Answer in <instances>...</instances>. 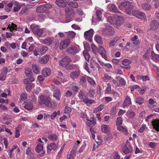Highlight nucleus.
<instances>
[{
  "instance_id": "1",
  "label": "nucleus",
  "mask_w": 159,
  "mask_h": 159,
  "mask_svg": "<svg viewBox=\"0 0 159 159\" xmlns=\"http://www.w3.org/2000/svg\"><path fill=\"white\" fill-rule=\"evenodd\" d=\"M39 103L40 105H44L48 107H51L52 104L51 98L48 96L41 95L39 97Z\"/></svg>"
},
{
  "instance_id": "2",
  "label": "nucleus",
  "mask_w": 159,
  "mask_h": 159,
  "mask_svg": "<svg viewBox=\"0 0 159 159\" xmlns=\"http://www.w3.org/2000/svg\"><path fill=\"white\" fill-rule=\"evenodd\" d=\"M30 28L34 34L36 35L39 38L41 37L43 32V29L39 28L38 25L34 24H31L30 26Z\"/></svg>"
},
{
  "instance_id": "3",
  "label": "nucleus",
  "mask_w": 159,
  "mask_h": 159,
  "mask_svg": "<svg viewBox=\"0 0 159 159\" xmlns=\"http://www.w3.org/2000/svg\"><path fill=\"white\" fill-rule=\"evenodd\" d=\"M122 151L125 154L130 153L132 152V148L130 143L128 140L125 143L122 148Z\"/></svg>"
},
{
  "instance_id": "4",
  "label": "nucleus",
  "mask_w": 159,
  "mask_h": 159,
  "mask_svg": "<svg viewBox=\"0 0 159 159\" xmlns=\"http://www.w3.org/2000/svg\"><path fill=\"white\" fill-rule=\"evenodd\" d=\"M131 14L139 19H145L146 18L144 13L137 10H134L132 11Z\"/></svg>"
},
{
  "instance_id": "5",
  "label": "nucleus",
  "mask_w": 159,
  "mask_h": 159,
  "mask_svg": "<svg viewBox=\"0 0 159 159\" xmlns=\"http://www.w3.org/2000/svg\"><path fill=\"white\" fill-rule=\"evenodd\" d=\"M102 33L105 35H113L114 31L113 28L109 25L107 26L105 28L102 30Z\"/></svg>"
},
{
  "instance_id": "6",
  "label": "nucleus",
  "mask_w": 159,
  "mask_h": 159,
  "mask_svg": "<svg viewBox=\"0 0 159 159\" xmlns=\"http://www.w3.org/2000/svg\"><path fill=\"white\" fill-rule=\"evenodd\" d=\"M96 15L97 18H93L92 20V23L94 25H95L97 23L101 20L102 16V13L101 11L100 10H97L96 11Z\"/></svg>"
},
{
  "instance_id": "7",
  "label": "nucleus",
  "mask_w": 159,
  "mask_h": 159,
  "mask_svg": "<svg viewBox=\"0 0 159 159\" xmlns=\"http://www.w3.org/2000/svg\"><path fill=\"white\" fill-rule=\"evenodd\" d=\"M51 5L49 4L43 5L39 6L36 8V11L38 13L43 12L48 8H50Z\"/></svg>"
},
{
  "instance_id": "8",
  "label": "nucleus",
  "mask_w": 159,
  "mask_h": 159,
  "mask_svg": "<svg viewBox=\"0 0 159 159\" xmlns=\"http://www.w3.org/2000/svg\"><path fill=\"white\" fill-rule=\"evenodd\" d=\"M70 43L69 39H66L61 41L60 43L59 48L61 50L66 48L69 45Z\"/></svg>"
},
{
  "instance_id": "9",
  "label": "nucleus",
  "mask_w": 159,
  "mask_h": 159,
  "mask_svg": "<svg viewBox=\"0 0 159 159\" xmlns=\"http://www.w3.org/2000/svg\"><path fill=\"white\" fill-rule=\"evenodd\" d=\"M71 60V59L67 56H65L61 60L59 61V63L60 65L63 67H65L66 66L67 64L70 62Z\"/></svg>"
},
{
  "instance_id": "10",
  "label": "nucleus",
  "mask_w": 159,
  "mask_h": 159,
  "mask_svg": "<svg viewBox=\"0 0 159 159\" xmlns=\"http://www.w3.org/2000/svg\"><path fill=\"white\" fill-rule=\"evenodd\" d=\"M93 30L92 29L85 32L84 36L85 39L86 40H89L90 41H92V37L93 36Z\"/></svg>"
},
{
  "instance_id": "11",
  "label": "nucleus",
  "mask_w": 159,
  "mask_h": 159,
  "mask_svg": "<svg viewBox=\"0 0 159 159\" xmlns=\"http://www.w3.org/2000/svg\"><path fill=\"white\" fill-rule=\"evenodd\" d=\"M131 63V61L128 59H125L122 61V64L124 66H121V67L126 70H129L131 66L129 65Z\"/></svg>"
},
{
  "instance_id": "12",
  "label": "nucleus",
  "mask_w": 159,
  "mask_h": 159,
  "mask_svg": "<svg viewBox=\"0 0 159 159\" xmlns=\"http://www.w3.org/2000/svg\"><path fill=\"white\" fill-rule=\"evenodd\" d=\"M115 21L114 23L118 28L123 24L125 21V19L123 16H119L117 18H115Z\"/></svg>"
},
{
  "instance_id": "13",
  "label": "nucleus",
  "mask_w": 159,
  "mask_h": 159,
  "mask_svg": "<svg viewBox=\"0 0 159 159\" xmlns=\"http://www.w3.org/2000/svg\"><path fill=\"white\" fill-rule=\"evenodd\" d=\"M7 73V68L6 67L3 68L2 69V72L0 74V80L4 81L6 80Z\"/></svg>"
},
{
  "instance_id": "14",
  "label": "nucleus",
  "mask_w": 159,
  "mask_h": 159,
  "mask_svg": "<svg viewBox=\"0 0 159 159\" xmlns=\"http://www.w3.org/2000/svg\"><path fill=\"white\" fill-rule=\"evenodd\" d=\"M159 23L156 20H152L150 22V26L151 30H156L159 28Z\"/></svg>"
},
{
  "instance_id": "15",
  "label": "nucleus",
  "mask_w": 159,
  "mask_h": 159,
  "mask_svg": "<svg viewBox=\"0 0 159 159\" xmlns=\"http://www.w3.org/2000/svg\"><path fill=\"white\" fill-rule=\"evenodd\" d=\"M57 148V145L54 143H51L47 146V152H49L52 151H55Z\"/></svg>"
},
{
  "instance_id": "16",
  "label": "nucleus",
  "mask_w": 159,
  "mask_h": 159,
  "mask_svg": "<svg viewBox=\"0 0 159 159\" xmlns=\"http://www.w3.org/2000/svg\"><path fill=\"white\" fill-rule=\"evenodd\" d=\"M51 74L50 69L48 67L44 68L42 71V74L45 77L50 75Z\"/></svg>"
},
{
  "instance_id": "17",
  "label": "nucleus",
  "mask_w": 159,
  "mask_h": 159,
  "mask_svg": "<svg viewBox=\"0 0 159 159\" xmlns=\"http://www.w3.org/2000/svg\"><path fill=\"white\" fill-rule=\"evenodd\" d=\"M98 52H99L102 57L104 59H107L106 51L103 47L101 46H99L98 47Z\"/></svg>"
},
{
  "instance_id": "18",
  "label": "nucleus",
  "mask_w": 159,
  "mask_h": 159,
  "mask_svg": "<svg viewBox=\"0 0 159 159\" xmlns=\"http://www.w3.org/2000/svg\"><path fill=\"white\" fill-rule=\"evenodd\" d=\"M49 59V56L46 54L43 57L39 58V61L41 64H45L47 63Z\"/></svg>"
},
{
  "instance_id": "19",
  "label": "nucleus",
  "mask_w": 159,
  "mask_h": 159,
  "mask_svg": "<svg viewBox=\"0 0 159 159\" xmlns=\"http://www.w3.org/2000/svg\"><path fill=\"white\" fill-rule=\"evenodd\" d=\"M61 96V94L60 89H57L54 90L53 93V96L57 100L59 101Z\"/></svg>"
},
{
  "instance_id": "20",
  "label": "nucleus",
  "mask_w": 159,
  "mask_h": 159,
  "mask_svg": "<svg viewBox=\"0 0 159 159\" xmlns=\"http://www.w3.org/2000/svg\"><path fill=\"white\" fill-rule=\"evenodd\" d=\"M131 104V99L129 96H126V98L125 100L123 103V107L124 108H125L126 107H128L129 106V105Z\"/></svg>"
},
{
  "instance_id": "21",
  "label": "nucleus",
  "mask_w": 159,
  "mask_h": 159,
  "mask_svg": "<svg viewBox=\"0 0 159 159\" xmlns=\"http://www.w3.org/2000/svg\"><path fill=\"white\" fill-rule=\"evenodd\" d=\"M121 36H117L114 38L109 43L110 47L114 46L116 43L121 39Z\"/></svg>"
},
{
  "instance_id": "22",
  "label": "nucleus",
  "mask_w": 159,
  "mask_h": 159,
  "mask_svg": "<svg viewBox=\"0 0 159 159\" xmlns=\"http://www.w3.org/2000/svg\"><path fill=\"white\" fill-rule=\"evenodd\" d=\"M87 120L88 121L86 122V124L89 127L93 126L96 123V120L94 118H91L90 120L87 119Z\"/></svg>"
},
{
  "instance_id": "23",
  "label": "nucleus",
  "mask_w": 159,
  "mask_h": 159,
  "mask_svg": "<svg viewBox=\"0 0 159 159\" xmlns=\"http://www.w3.org/2000/svg\"><path fill=\"white\" fill-rule=\"evenodd\" d=\"M67 52L70 54H75L78 52L77 48L75 47H71L69 48L66 50Z\"/></svg>"
},
{
  "instance_id": "24",
  "label": "nucleus",
  "mask_w": 159,
  "mask_h": 159,
  "mask_svg": "<svg viewBox=\"0 0 159 159\" xmlns=\"http://www.w3.org/2000/svg\"><path fill=\"white\" fill-rule=\"evenodd\" d=\"M152 125L153 129L157 131H159V120H154L152 121Z\"/></svg>"
},
{
  "instance_id": "25",
  "label": "nucleus",
  "mask_w": 159,
  "mask_h": 159,
  "mask_svg": "<svg viewBox=\"0 0 159 159\" xmlns=\"http://www.w3.org/2000/svg\"><path fill=\"white\" fill-rule=\"evenodd\" d=\"M65 12L66 15L68 16L74 15L75 14L74 10L72 8L66 7L65 9Z\"/></svg>"
},
{
  "instance_id": "26",
  "label": "nucleus",
  "mask_w": 159,
  "mask_h": 159,
  "mask_svg": "<svg viewBox=\"0 0 159 159\" xmlns=\"http://www.w3.org/2000/svg\"><path fill=\"white\" fill-rule=\"evenodd\" d=\"M80 75L79 71H75L72 72L70 74V77L72 79H76L79 77Z\"/></svg>"
},
{
  "instance_id": "27",
  "label": "nucleus",
  "mask_w": 159,
  "mask_h": 159,
  "mask_svg": "<svg viewBox=\"0 0 159 159\" xmlns=\"http://www.w3.org/2000/svg\"><path fill=\"white\" fill-rule=\"evenodd\" d=\"M141 7L144 10L148 11L151 9V6L149 4L146 3L141 4Z\"/></svg>"
},
{
  "instance_id": "28",
  "label": "nucleus",
  "mask_w": 159,
  "mask_h": 159,
  "mask_svg": "<svg viewBox=\"0 0 159 159\" xmlns=\"http://www.w3.org/2000/svg\"><path fill=\"white\" fill-rule=\"evenodd\" d=\"M101 129L103 132L107 133L110 130V126L108 125H103L101 126Z\"/></svg>"
},
{
  "instance_id": "29",
  "label": "nucleus",
  "mask_w": 159,
  "mask_h": 159,
  "mask_svg": "<svg viewBox=\"0 0 159 159\" xmlns=\"http://www.w3.org/2000/svg\"><path fill=\"white\" fill-rule=\"evenodd\" d=\"M116 80H117L118 82V84H119L120 86H122L126 84V81L123 78L118 76L116 78Z\"/></svg>"
},
{
  "instance_id": "30",
  "label": "nucleus",
  "mask_w": 159,
  "mask_h": 159,
  "mask_svg": "<svg viewBox=\"0 0 159 159\" xmlns=\"http://www.w3.org/2000/svg\"><path fill=\"white\" fill-rule=\"evenodd\" d=\"M129 5V2H122L119 4V7L120 9L123 10L125 7H128Z\"/></svg>"
},
{
  "instance_id": "31",
  "label": "nucleus",
  "mask_w": 159,
  "mask_h": 159,
  "mask_svg": "<svg viewBox=\"0 0 159 159\" xmlns=\"http://www.w3.org/2000/svg\"><path fill=\"white\" fill-rule=\"evenodd\" d=\"M52 41V39L51 38H47L43 40L42 42L44 44H46L48 46L50 45Z\"/></svg>"
},
{
  "instance_id": "32",
  "label": "nucleus",
  "mask_w": 159,
  "mask_h": 159,
  "mask_svg": "<svg viewBox=\"0 0 159 159\" xmlns=\"http://www.w3.org/2000/svg\"><path fill=\"white\" fill-rule=\"evenodd\" d=\"M109 10L110 11L113 12H117L118 13H120V11L118 10L116 7L113 4H111L110 5Z\"/></svg>"
},
{
  "instance_id": "33",
  "label": "nucleus",
  "mask_w": 159,
  "mask_h": 159,
  "mask_svg": "<svg viewBox=\"0 0 159 159\" xmlns=\"http://www.w3.org/2000/svg\"><path fill=\"white\" fill-rule=\"evenodd\" d=\"M79 83L84 87L85 88L87 86V84L86 77L84 76H82L80 77Z\"/></svg>"
},
{
  "instance_id": "34",
  "label": "nucleus",
  "mask_w": 159,
  "mask_h": 159,
  "mask_svg": "<svg viewBox=\"0 0 159 159\" xmlns=\"http://www.w3.org/2000/svg\"><path fill=\"white\" fill-rule=\"evenodd\" d=\"M137 39L138 36L136 35L131 38L132 44H133V45H136L139 43V41L138 40H137Z\"/></svg>"
},
{
  "instance_id": "35",
  "label": "nucleus",
  "mask_w": 159,
  "mask_h": 159,
  "mask_svg": "<svg viewBox=\"0 0 159 159\" xmlns=\"http://www.w3.org/2000/svg\"><path fill=\"white\" fill-rule=\"evenodd\" d=\"M32 68L34 73L39 74L40 73V69L36 64H34L32 65Z\"/></svg>"
},
{
  "instance_id": "36",
  "label": "nucleus",
  "mask_w": 159,
  "mask_h": 159,
  "mask_svg": "<svg viewBox=\"0 0 159 159\" xmlns=\"http://www.w3.org/2000/svg\"><path fill=\"white\" fill-rule=\"evenodd\" d=\"M66 2L68 5L73 8H76L78 7V4L76 2L67 1Z\"/></svg>"
},
{
  "instance_id": "37",
  "label": "nucleus",
  "mask_w": 159,
  "mask_h": 159,
  "mask_svg": "<svg viewBox=\"0 0 159 159\" xmlns=\"http://www.w3.org/2000/svg\"><path fill=\"white\" fill-rule=\"evenodd\" d=\"M56 3L60 7H64L66 6V3L64 0H56Z\"/></svg>"
},
{
  "instance_id": "38",
  "label": "nucleus",
  "mask_w": 159,
  "mask_h": 159,
  "mask_svg": "<svg viewBox=\"0 0 159 159\" xmlns=\"http://www.w3.org/2000/svg\"><path fill=\"white\" fill-rule=\"evenodd\" d=\"M83 101L85 103L87 106L94 103L95 101L93 100H89L88 98H85Z\"/></svg>"
},
{
  "instance_id": "39",
  "label": "nucleus",
  "mask_w": 159,
  "mask_h": 159,
  "mask_svg": "<svg viewBox=\"0 0 159 159\" xmlns=\"http://www.w3.org/2000/svg\"><path fill=\"white\" fill-rule=\"evenodd\" d=\"M151 56L152 59L155 61H159V55L156 54L152 51H151Z\"/></svg>"
},
{
  "instance_id": "40",
  "label": "nucleus",
  "mask_w": 159,
  "mask_h": 159,
  "mask_svg": "<svg viewBox=\"0 0 159 159\" xmlns=\"http://www.w3.org/2000/svg\"><path fill=\"white\" fill-rule=\"evenodd\" d=\"M43 148V146L40 143H38L35 148V151L37 153H39L42 151Z\"/></svg>"
},
{
  "instance_id": "41",
  "label": "nucleus",
  "mask_w": 159,
  "mask_h": 159,
  "mask_svg": "<svg viewBox=\"0 0 159 159\" xmlns=\"http://www.w3.org/2000/svg\"><path fill=\"white\" fill-rule=\"evenodd\" d=\"M95 41L98 43L102 44L103 41L101 37L98 35H95L94 38Z\"/></svg>"
},
{
  "instance_id": "42",
  "label": "nucleus",
  "mask_w": 159,
  "mask_h": 159,
  "mask_svg": "<svg viewBox=\"0 0 159 159\" xmlns=\"http://www.w3.org/2000/svg\"><path fill=\"white\" fill-rule=\"evenodd\" d=\"M127 116L130 118H134L135 116V113L131 111H128L126 112Z\"/></svg>"
},
{
  "instance_id": "43",
  "label": "nucleus",
  "mask_w": 159,
  "mask_h": 159,
  "mask_svg": "<svg viewBox=\"0 0 159 159\" xmlns=\"http://www.w3.org/2000/svg\"><path fill=\"white\" fill-rule=\"evenodd\" d=\"M74 151H71L70 154L67 155V159H74L75 157Z\"/></svg>"
},
{
  "instance_id": "44",
  "label": "nucleus",
  "mask_w": 159,
  "mask_h": 159,
  "mask_svg": "<svg viewBox=\"0 0 159 159\" xmlns=\"http://www.w3.org/2000/svg\"><path fill=\"white\" fill-rule=\"evenodd\" d=\"M136 102L139 105L142 104L144 101V99L141 97H136Z\"/></svg>"
},
{
  "instance_id": "45",
  "label": "nucleus",
  "mask_w": 159,
  "mask_h": 159,
  "mask_svg": "<svg viewBox=\"0 0 159 159\" xmlns=\"http://www.w3.org/2000/svg\"><path fill=\"white\" fill-rule=\"evenodd\" d=\"M48 48L45 46H43L42 47L41 49L38 50L39 52H40L41 54L43 55L45 54L46 52L48 50Z\"/></svg>"
},
{
  "instance_id": "46",
  "label": "nucleus",
  "mask_w": 159,
  "mask_h": 159,
  "mask_svg": "<svg viewBox=\"0 0 159 159\" xmlns=\"http://www.w3.org/2000/svg\"><path fill=\"white\" fill-rule=\"evenodd\" d=\"M67 37L70 39H72L75 35V33L72 31H70L67 33Z\"/></svg>"
},
{
  "instance_id": "47",
  "label": "nucleus",
  "mask_w": 159,
  "mask_h": 159,
  "mask_svg": "<svg viewBox=\"0 0 159 159\" xmlns=\"http://www.w3.org/2000/svg\"><path fill=\"white\" fill-rule=\"evenodd\" d=\"M60 113V111H57V112L54 111L53 113L50 116L51 119L52 120L55 119L57 116V115H59Z\"/></svg>"
},
{
  "instance_id": "48",
  "label": "nucleus",
  "mask_w": 159,
  "mask_h": 159,
  "mask_svg": "<svg viewBox=\"0 0 159 159\" xmlns=\"http://www.w3.org/2000/svg\"><path fill=\"white\" fill-rule=\"evenodd\" d=\"M104 108V106L103 105H101L100 106H98V107L95 108L93 110L94 113H96L99 111H101Z\"/></svg>"
},
{
  "instance_id": "49",
  "label": "nucleus",
  "mask_w": 159,
  "mask_h": 159,
  "mask_svg": "<svg viewBox=\"0 0 159 159\" xmlns=\"http://www.w3.org/2000/svg\"><path fill=\"white\" fill-rule=\"evenodd\" d=\"M48 139L51 140L55 141L57 140V137L56 134H53L49 135Z\"/></svg>"
},
{
  "instance_id": "50",
  "label": "nucleus",
  "mask_w": 159,
  "mask_h": 159,
  "mask_svg": "<svg viewBox=\"0 0 159 159\" xmlns=\"http://www.w3.org/2000/svg\"><path fill=\"white\" fill-rule=\"evenodd\" d=\"M83 54L85 60L87 61H89L90 56L88 52L87 51H84Z\"/></svg>"
},
{
  "instance_id": "51",
  "label": "nucleus",
  "mask_w": 159,
  "mask_h": 159,
  "mask_svg": "<svg viewBox=\"0 0 159 159\" xmlns=\"http://www.w3.org/2000/svg\"><path fill=\"white\" fill-rule=\"evenodd\" d=\"M117 129L120 131H122L125 134H126L127 133V129L122 126H118L117 127Z\"/></svg>"
},
{
  "instance_id": "52",
  "label": "nucleus",
  "mask_w": 159,
  "mask_h": 159,
  "mask_svg": "<svg viewBox=\"0 0 159 159\" xmlns=\"http://www.w3.org/2000/svg\"><path fill=\"white\" fill-rule=\"evenodd\" d=\"M24 107L27 110H30L33 109V105L32 103H30L25 105Z\"/></svg>"
},
{
  "instance_id": "53",
  "label": "nucleus",
  "mask_w": 159,
  "mask_h": 159,
  "mask_svg": "<svg viewBox=\"0 0 159 159\" xmlns=\"http://www.w3.org/2000/svg\"><path fill=\"white\" fill-rule=\"evenodd\" d=\"M91 46L93 52L96 54H97L98 52V48H97V47L94 44H92Z\"/></svg>"
},
{
  "instance_id": "54",
  "label": "nucleus",
  "mask_w": 159,
  "mask_h": 159,
  "mask_svg": "<svg viewBox=\"0 0 159 159\" xmlns=\"http://www.w3.org/2000/svg\"><path fill=\"white\" fill-rule=\"evenodd\" d=\"M79 97L80 99L81 100L85 99L84 98H86L85 97V95L84 93L82 91H80L79 93L78 94Z\"/></svg>"
},
{
  "instance_id": "55",
  "label": "nucleus",
  "mask_w": 159,
  "mask_h": 159,
  "mask_svg": "<svg viewBox=\"0 0 159 159\" xmlns=\"http://www.w3.org/2000/svg\"><path fill=\"white\" fill-rule=\"evenodd\" d=\"M88 82L91 85L95 84L94 80L89 77L87 76V78Z\"/></svg>"
},
{
  "instance_id": "56",
  "label": "nucleus",
  "mask_w": 159,
  "mask_h": 159,
  "mask_svg": "<svg viewBox=\"0 0 159 159\" xmlns=\"http://www.w3.org/2000/svg\"><path fill=\"white\" fill-rule=\"evenodd\" d=\"M112 77L107 74L104 75V76L102 78V80L104 82H106V80H111L112 79Z\"/></svg>"
},
{
  "instance_id": "57",
  "label": "nucleus",
  "mask_w": 159,
  "mask_h": 159,
  "mask_svg": "<svg viewBox=\"0 0 159 159\" xmlns=\"http://www.w3.org/2000/svg\"><path fill=\"white\" fill-rule=\"evenodd\" d=\"M122 123V118L121 117H118L117 118L116 121V125H121Z\"/></svg>"
},
{
  "instance_id": "58",
  "label": "nucleus",
  "mask_w": 159,
  "mask_h": 159,
  "mask_svg": "<svg viewBox=\"0 0 159 159\" xmlns=\"http://www.w3.org/2000/svg\"><path fill=\"white\" fill-rule=\"evenodd\" d=\"M25 73L27 77H29L32 75V72L30 69H25Z\"/></svg>"
},
{
  "instance_id": "59",
  "label": "nucleus",
  "mask_w": 159,
  "mask_h": 159,
  "mask_svg": "<svg viewBox=\"0 0 159 159\" xmlns=\"http://www.w3.org/2000/svg\"><path fill=\"white\" fill-rule=\"evenodd\" d=\"M107 20L111 24H115L114 23L115 22H114V21H115V18L111 16H109L108 17Z\"/></svg>"
},
{
  "instance_id": "60",
  "label": "nucleus",
  "mask_w": 159,
  "mask_h": 159,
  "mask_svg": "<svg viewBox=\"0 0 159 159\" xmlns=\"http://www.w3.org/2000/svg\"><path fill=\"white\" fill-rule=\"evenodd\" d=\"M147 128L146 126L145 125L143 124L142 125L140 129L139 130V132L142 133L144 130Z\"/></svg>"
},
{
  "instance_id": "61",
  "label": "nucleus",
  "mask_w": 159,
  "mask_h": 159,
  "mask_svg": "<svg viewBox=\"0 0 159 159\" xmlns=\"http://www.w3.org/2000/svg\"><path fill=\"white\" fill-rule=\"evenodd\" d=\"M80 143V142H79V141H77L75 143V144L74 145L73 149L71 151H74L75 152V151L76 150L78 147L79 146V144Z\"/></svg>"
},
{
  "instance_id": "62",
  "label": "nucleus",
  "mask_w": 159,
  "mask_h": 159,
  "mask_svg": "<svg viewBox=\"0 0 159 159\" xmlns=\"http://www.w3.org/2000/svg\"><path fill=\"white\" fill-rule=\"evenodd\" d=\"M27 98V95L26 94L22 93L20 95V101H24Z\"/></svg>"
},
{
  "instance_id": "63",
  "label": "nucleus",
  "mask_w": 159,
  "mask_h": 159,
  "mask_svg": "<svg viewBox=\"0 0 159 159\" xmlns=\"http://www.w3.org/2000/svg\"><path fill=\"white\" fill-rule=\"evenodd\" d=\"M32 86V83L30 82L28 84H26V89L27 91H29L30 90Z\"/></svg>"
},
{
  "instance_id": "64",
  "label": "nucleus",
  "mask_w": 159,
  "mask_h": 159,
  "mask_svg": "<svg viewBox=\"0 0 159 159\" xmlns=\"http://www.w3.org/2000/svg\"><path fill=\"white\" fill-rule=\"evenodd\" d=\"M71 111V109L70 107L68 106L66 107L65 108L64 112L65 113H70Z\"/></svg>"
}]
</instances>
